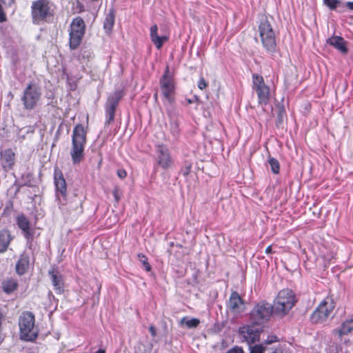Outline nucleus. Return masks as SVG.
Here are the masks:
<instances>
[{"mask_svg": "<svg viewBox=\"0 0 353 353\" xmlns=\"http://www.w3.org/2000/svg\"><path fill=\"white\" fill-rule=\"evenodd\" d=\"M95 353H105V350L100 348Z\"/></svg>", "mask_w": 353, "mask_h": 353, "instance_id": "09e8293b", "label": "nucleus"}, {"mask_svg": "<svg viewBox=\"0 0 353 353\" xmlns=\"http://www.w3.org/2000/svg\"><path fill=\"white\" fill-rule=\"evenodd\" d=\"M117 176L120 179H124L127 176V172L124 169H119L117 170Z\"/></svg>", "mask_w": 353, "mask_h": 353, "instance_id": "e433bc0d", "label": "nucleus"}, {"mask_svg": "<svg viewBox=\"0 0 353 353\" xmlns=\"http://www.w3.org/2000/svg\"><path fill=\"white\" fill-rule=\"evenodd\" d=\"M12 239V237L8 230L0 231V253H3L7 250Z\"/></svg>", "mask_w": 353, "mask_h": 353, "instance_id": "b1692460", "label": "nucleus"}, {"mask_svg": "<svg viewBox=\"0 0 353 353\" xmlns=\"http://www.w3.org/2000/svg\"><path fill=\"white\" fill-rule=\"evenodd\" d=\"M154 98L157 99V94H154Z\"/></svg>", "mask_w": 353, "mask_h": 353, "instance_id": "3c124183", "label": "nucleus"}, {"mask_svg": "<svg viewBox=\"0 0 353 353\" xmlns=\"http://www.w3.org/2000/svg\"><path fill=\"white\" fill-rule=\"evenodd\" d=\"M265 254H271L272 252V246L271 245H269L265 249Z\"/></svg>", "mask_w": 353, "mask_h": 353, "instance_id": "de8ad7c7", "label": "nucleus"}, {"mask_svg": "<svg viewBox=\"0 0 353 353\" xmlns=\"http://www.w3.org/2000/svg\"><path fill=\"white\" fill-rule=\"evenodd\" d=\"M277 341H279V339L276 335H269L265 340L264 343L266 345H270Z\"/></svg>", "mask_w": 353, "mask_h": 353, "instance_id": "f704fd0d", "label": "nucleus"}, {"mask_svg": "<svg viewBox=\"0 0 353 353\" xmlns=\"http://www.w3.org/2000/svg\"><path fill=\"white\" fill-rule=\"evenodd\" d=\"M138 258H139V260L140 261V262L143 264L145 270L147 272H150L151 270V266L148 261L147 257L143 254H139Z\"/></svg>", "mask_w": 353, "mask_h": 353, "instance_id": "7c9ffc66", "label": "nucleus"}, {"mask_svg": "<svg viewBox=\"0 0 353 353\" xmlns=\"http://www.w3.org/2000/svg\"><path fill=\"white\" fill-rule=\"evenodd\" d=\"M259 37L265 52L272 57L277 52L276 34L267 17H263L259 24Z\"/></svg>", "mask_w": 353, "mask_h": 353, "instance_id": "f03ea898", "label": "nucleus"}, {"mask_svg": "<svg viewBox=\"0 0 353 353\" xmlns=\"http://www.w3.org/2000/svg\"><path fill=\"white\" fill-rule=\"evenodd\" d=\"M156 161L157 165L163 170L170 168L173 164V159L171 157L168 148L164 144L156 145Z\"/></svg>", "mask_w": 353, "mask_h": 353, "instance_id": "4468645a", "label": "nucleus"}, {"mask_svg": "<svg viewBox=\"0 0 353 353\" xmlns=\"http://www.w3.org/2000/svg\"><path fill=\"white\" fill-rule=\"evenodd\" d=\"M327 43L334 47L341 52L345 54L347 52V48L346 46V41L345 39L339 36H334L328 39Z\"/></svg>", "mask_w": 353, "mask_h": 353, "instance_id": "412c9836", "label": "nucleus"}, {"mask_svg": "<svg viewBox=\"0 0 353 353\" xmlns=\"http://www.w3.org/2000/svg\"><path fill=\"white\" fill-rule=\"evenodd\" d=\"M296 303L294 292L290 289H283L278 293L272 305L276 314L284 316L289 312Z\"/></svg>", "mask_w": 353, "mask_h": 353, "instance_id": "423d86ee", "label": "nucleus"}, {"mask_svg": "<svg viewBox=\"0 0 353 353\" xmlns=\"http://www.w3.org/2000/svg\"><path fill=\"white\" fill-rule=\"evenodd\" d=\"M15 154L10 148L2 150L0 153V163L4 170H11L14 164Z\"/></svg>", "mask_w": 353, "mask_h": 353, "instance_id": "f3484780", "label": "nucleus"}, {"mask_svg": "<svg viewBox=\"0 0 353 353\" xmlns=\"http://www.w3.org/2000/svg\"><path fill=\"white\" fill-rule=\"evenodd\" d=\"M6 21V16L3 13V9L0 11V22Z\"/></svg>", "mask_w": 353, "mask_h": 353, "instance_id": "a18cd8bd", "label": "nucleus"}, {"mask_svg": "<svg viewBox=\"0 0 353 353\" xmlns=\"http://www.w3.org/2000/svg\"><path fill=\"white\" fill-rule=\"evenodd\" d=\"M228 307L231 312L236 314L241 313L244 310V301L237 292L234 291L231 293Z\"/></svg>", "mask_w": 353, "mask_h": 353, "instance_id": "2eb2a0df", "label": "nucleus"}, {"mask_svg": "<svg viewBox=\"0 0 353 353\" xmlns=\"http://www.w3.org/2000/svg\"><path fill=\"white\" fill-rule=\"evenodd\" d=\"M49 276L56 293L59 294H62L64 291V282L62 274L57 269L53 268L52 270L49 271Z\"/></svg>", "mask_w": 353, "mask_h": 353, "instance_id": "a211bd4d", "label": "nucleus"}, {"mask_svg": "<svg viewBox=\"0 0 353 353\" xmlns=\"http://www.w3.org/2000/svg\"><path fill=\"white\" fill-rule=\"evenodd\" d=\"M259 103L261 105H266L269 101L270 98V88L267 85L261 87L256 90Z\"/></svg>", "mask_w": 353, "mask_h": 353, "instance_id": "5701e85b", "label": "nucleus"}, {"mask_svg": "<svg viewBox=\"0 0 353 353\" xmlns=\"http://www.w3.org/2000/svg\"><path fill=\"white\" fill-rule=\"evenodd\" d=\"M346 6L351 10H353V1H348L346 3Z\"/></svg>", "mask_w": 353, "mask_h": 353, "instance_id": "49530a36", "label": "nucleus"}, {"mask_svg": "<svg viewBox=\"0 0 353 353\" xmlns=\"http://www.w3.org/2000/svg\"><path fill=\"white\" fill-rule=\"evenodd\" d=\"M16 223L21 230V234L26 239L27 247L29 249H32L35 234L34 225H32L29 219L24 214L17 215L16 217Z\"/></svg>", "mask_w": 353, "mask_h": 353, "instance_id": "9b49d317", "label": "nucleus"}, {"mask_svg": "<svg viewBox=\"0 0 353 353\" xmlns=\"http://www.w3.org/2000/svg\"><path fill=\"white\" fill-rule=\"evenodd\" d=\"M112 194H113V196H114V198L115 201H116L117 203H118V202L119 201L120 199H121L120 195H119V190H118L117 188H115V189L113 190Z\"/></svg>", "mask_w": 353, "mask_h": 353, "instance_id": "ea45409f", "label": "nucleus"}, {"mask_svg": "<svg viewBox=\"0 0 353 353\" xmlns=\"http://www.w3.org/2000/svg\"><path fill=\"white\" fill-rule=\"evenodd\" d=\"M87 132L81 124L74 126L72 134V146L70 149L71 160L73 165H79L85 157Z\"/></svg>", "mask_w": 353, "mask_h": 353, "instance_id": "f257e3e1", "label": "nucleus"}, {"mask_svg": "<svg viewBox=\"0 0 353 353\" xmlns=\"http://www.w3.org/2000/svg\"><path fill=\"white\" fill-rule=\"evenodd\" d=\"M19 283L17 279L14 278H6L1 282V288L7 294H10L18 288Z\"/></svg>", "mask_w": 353, "mask_h": 353, "instance_id": "4be33fe9", "label": "nucleus"}, {"mask_svg": "<svg viewBox=\"0 0 353 353\" xmlns=\"http://www.w3.org/2000/svg\"><path fill=\"white\" fill-rule=\"evenodd\" d=\"M42 91L41 88L34 82H30L23 92L21 101L26 110H34L41 99Z\"/></svg>", "mask_w": 353, "mask_h": 353, "instance_id": "0eeeda50", "label": "nucleus"}, {"mask_svg": "<svg viewBox=\"0 0 353 353\" xmlns=\"http://www.w3.org/2000/svg\"><path fill=\"white\" fill-rule=\"evenodd\" d=\"M158 26L152 25L150 28V37L151 41L154 43L157 49L160 50L163 43L169 40V34H163L161 36L158 34Z\"/></svg>", "mask_w": 353, "mask_h": 353, "instance_id": "dca6fc26", "label": "nucleus"}, {"mask_svg": "<svg viewBox=\"0 0 353 353\" xmlns=\"http://www.w3.org/2000/svg\"><path fill=\"white\" fill-rule=\"evenodd\" d=\"M149 332H150V334H151L153 337L156 336V335H157V332H156V329H155V327H154V325H150V326L149 327Z\"/></svg>", "mask_w": 353, "mask_h": 353, "instance_id": "a19ab883", "label": "nucleus"}, {"mask_svg": "<svg viewBox=\"0 0 353 353\" xmlns=\"http://www.w3.org/2000/svg\"><path fill=\"white\" fill-rule=\"evenodd\" d=\"M170 132L174 138H177L179 136L180 129L177 121H172L170 122Z\"/></svg>", "mask_w": 353, "mask_h": 353, "instance_id": "c756f323", "label": "nucleus"}, {"mask_svg": "<svg viewBox=\"0 0 353 353\" xmlns=\"http://www.w3.org/2000/svg\"><path fill=\"white\" fill-rule=\"evenodd\" d=\"M274 308L266 301L256 303L248 314L249 323L263 327L271 319Z\"/></svg>", "mask_w": 353, "mask_h": 353, "instance_id": "7ed1b4c3", "label": "nucleus"}, {"mask_svg": "<svg viewBox=\"0 0 353 353\" xmlns=\"http://www.w3.org/2000/svg\"><path fill=\"white\" fill-rule=\"evenodd\" d=\"M191 168H192L191 163H185L184 166L181 168V172L184 176H187L190 174V172L191 171Z\"/></svg>", "mask_w": 353, "mask_h": 353, "instance_id": "72a5a7b5", "label": "nucleus"}, {"mask_svg": "<svg viewBox=\"0 0 353 353\" xmlns=\"http://www.w3.org/2000/svg\"><path fill=\"white\" fill-rule=\"evenodd\" d=\"M186 101L188 104H191L194 102H198L199 101V98L197 95H194L192 98L187 99Z\"/></svg>", "mask_w": 353, "mask_h": 353, "instance_id": "58836bf2", "label": "nucleus"}, {"mask_svg": "<svg viewBox=\"0 0 353 353\" xmlns=\"http://www.w3.org/2000/svg\"><path fill=\"white\" fill-rule=\"evenodd\" d=\"M2 1L3 3H4L5 5H8V6H11L14 0H1Z\"/></svg>", "mask_w": 353, "mask_h": 353, "instance_id": "37998d69", "label": "nucleus"}, {"mask_svg": "<svg viewBox=\"0 0 353 353\" xmlns=\"http://www.w3.org/2000/svg\"><path fill=\"white\" fill-rule=\"evenodd\" d=\"M19 326L21 340L33 341L37 338L39 330L35 326V319L32 312H22L19 319Z\"/></svg>", "mask_w": 353, "mask_h": 353, "instance_id": "39448f33", "label": "nucleus"}, {"mask_svg": "<svg viewBox=\"0 0 353 353\" xmlns=\"http://www.w3.org/2000/svg\"><path fill=\"white\" fill-rule=\"evenodd\" d=\"M353 330V319H347L343 322L340 328L336 332L339 334V336L348 334Z\"/></svg>", "mask_w": 353, "mask_h": 353, "instance_id": "a878e982", "label": "nucleus"}, {"mask_svg": "<svg viewBox=\"0 0 353 353\" xmlns=\"http://www.w3.org/2000/svg\"><path fill=\"white\" fill-rule=\"evenodd\" d=\"M23 129H20L19 131V133L17 134V140L21 141L25 139V134H21V132H22Z\"/></svg>", "mask_w": 353, "mask_h": 353, "instance_id": "79ce46f5", "label": "nucleus"}, {"mask_svg": "<svg viewBox=\"0 0 353 353\" xmlns=\"http://www.w3.org/2000/svg\"><path fill=\"white\" fill-rule=\"evenodd\" d=\"M85 24L83 19L77 17L73 19L70 29V48L71 50L77 49L81 43L85 34Z\"/></svg>", "mask_w": 353, "mask_h": 353, "instance_id": "9d476101", "label": "nucleus"}, {"mask_svg": "<svg viewBox=\"0 0 353 353\" xmlns=\"http://www.w3.org/2000/svg\"><path fill=\"white\" fill-rule=\"evenodd\" d=\"M160 89L165 99L164 103L172 105L174 103L175 82L174 76L170 70L169 66L166 65L163 74L159 79Z\"/></svg>", "mask_w": 353, "mask_h": 353, "instance_id": "6e6552de", "label": "nucleus"}, {"mask_svg": "<svg viewBox=\"0 0 353 353\" xmlns=\"http://www.w3.org/2000/svg\"><path fill=\"white\" fill-rule=\"evenodd\" d=\"M78 203L79 204V208H77V210L78 212L79 213H82L83 212V207H82V201L81 200H79L78 201Z\"/></svg>", "mask_w": 353, "mask_h": 353, "instance_id": "c03bdc74", "label": "nucleus"}, {"mask_svg": "<svg viewBox=\"0 0 353 353\" xmlns=\"http://www.w3.org/2000/svg\"><path fill=\"white\" fill-rule=\"evenodd\" d=\"M200 323V320L196 318L189 319L188 316L183 317L180 321V325H185L188 328L196 327Z\"/></svg>", "mask_w": 353, "mask_h": 353, "instance_id": "bb28decb", "label": "nucleus"}, {"mask_svg": "<svg viewBox=\"0 0 353 353\" xmlns=\"http://www.w3.org/2000/svg\"><path fill=\"white\" fill-rule=\"evenodd\" d=\"M33 132H34V130L31 127H29V128L26 130V133H29V132L32 133Z\"/></svg>", "mask_w": 353, "mask_h": 353, "instance_id": "8fccbe9b", "label": "nucleus"}, {"mask_svg": "<svg viewBox=\"0 0 353 353\" xmlns=\"http://www.w3.org/2000/svg\"><path fill=\"white\" fill-rule=\"evenodd\" d=\"M335 307V302L332 296L325 298L312 312L310 316L314 323H321L326 321L332 315Z\"/></svg>", "mask_w": 353, "mask_h": 353, "instance_id": "1a4fd4ad", "label": "nucleus"}, {"mask_svg": "<svg viewBox=\"0 0 353 353\" xmlns=\"http://www.w3.org/2000/svg\"><path fill=\"white\" fill-rule=\"evenodd\" d=\"M55 6L49 0H37L32 2L31 12L34 23L49 22L53 17Z\"/></svg>", "mask_w": 353, "mask_h": 353, "instance_id": "20e7f679", "label": "nucleus"}, {"mask_svg": "<svg viewBox=\"0 0 353 353\" xmlns=\"http://www.w3.org/2000/svg\"><path fill=\"white\" fill-rule=\"evenodd\" d=\"M226 353H244L242 348L239 347H234L228 351Z\"/></svg>", "mask_w": 353, "mask_h": 353, "instance_id": "4c0bfd02", "label": "nucleus"}, {"mask_svg": "<svg viewBox=\"0 0 353 353\" xmlns=\"http://www.w3.org/2000/svg\"><path fill=\"white\" fill-rule=\"evenodd\" d=\"M324 3L330 9H335L339 3V0H323Z\"/></svg>", "mask_w": 353, "mask_h": 353, "instance_id": "473e14b6", "label": "nucleus"}, {"mask_svg": "<svg viewBox=\"0 0 353 353\" xmlns=\"http://www.w3.org/2000/svg\"><path fill=\"white\" fill-rule=\"evenodd\" d=\"M115 20V13L114 9H110L107 13L103 21V28L105 32L110 34L113 28Z\"/></svg>", "mask_w": 353, "mask_h": 353, "instance_id": "393cba45", "label": "nucleus"}, {"mask_svg": "<svg viewBox=\"0 0 353 353\" xmlns=\"http://www.w3.org/2000/svg\"><path fill=\"white\" fill-rule=\"evenodd\" d=\"M54 180L57 190V195H58V194H60L65 199L67 194V185L65 180L61 172L55 171Z\"/></svg>", "mask_w": 353, "mask_h": 353, "instance_id": "6ab92c4d", "label": "nucleus"}, {"mask_svg": "<svg viewBox=\"0 0 353 353\" xmlns=\"http://www.w3.org/2000/svg\"><path fill=\"white\" fill-rule=\"evenodd\" d=\"M29 268L30 257L27 254L23 253L20 255L19 259L16 263V272L20 276L23 275L28 271Z\"/></svg>", "mask_w": 353, "mask_h": 353, "instance_id": "aec40b11", "label": "nucleus"}, {"mask_svg": "<svg viewBox=\"0 0 353 353\" xmlns=\"http://www.w3.org/2000/svg\"><path fill=\"white\" fill-rule=\"evenodd\" d=\"M252 84L254 90L266 85L263 77L258 74H252Z\"/></svg>", "mask_w": 353, "mask_h": 353, "instance_id": "cd10ccee", "label": "nucleus"}, {"mask_svg": "<svg viewBox=\"0 0 353 353\" xmlns=\"http://www.w3.org/2000/svg\"><path fill=\"white\" fill-rule=\"evenodd\" d=\"M268 161L271 168L272 172L275 174H279L280 171V163L279 161L276 159L269 156Z\"/></svg>", "mask_w": 353, "mask_h": 353, "instance_id": "c85d7f7f", "label": "nucleus"}, {"mask_svg": "<svg viewBox=\"0 0 353 353\" xmlns=\"http://www.w3.org/2000/svg\"><path fill=\"white\" fill-rule=\"evenodd\" d=\"M123 96V92L121 90H117L108 96L105 105V125H108L114 121L116 108Z\"/></svg>", "mask_w": 353, "mask_h": 353, "instance_id": "f8f14e48", "label": "nucleus"}, {"mask_svg": "<svg viewBox=\"0 0 353 353\" xmlns=\"http://www.w3.org/2000/svg\"><path fill=\"white\" fill-rule=\"evenodd\" d=\"M207 85H208L207 81L204 79L203 77H201L198 82V88L200 90H203L207 87Z\"/></svg>", "mask_w": 353, "mask_h": 353, "instance_id": "c9c22d12", "label": "nucleus"}, {"mask_svg": "<svg viewBox=\"0 0 353 353\" xmlns=\"http://www.w3.org/2000/svg\"><path fill=\"white\" fill-rule=\"evenodd\" d=\"M265 347L262 345H255L250 346V353H263Z\"/></svg>", "mask_w": 353, "mask_h": 353, "instance_id": "2f4dec72", "label": "nucleus"}, {"mask_svg": "<svg viewBox=\"0 0 353 353\" xmlns=\"http://www.w3.org/2000/svg\"><path fill=\"white\" fill-rule=\"evenodd\" d=\"M251 323L239 327V334L243 342H245L250 346L259 341L263 327Z\"/></svg>", "mask_w": 353, "mask_h": 353, "instance_id": "ddd939ff", "label": "nucleus"}]
</instances>
